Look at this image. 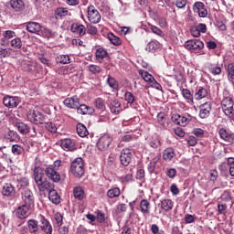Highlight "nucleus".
<instances>
[{"label":"nucleus","mask_w":234,"mask_h":234,"mask_svg":"<svg viewBox=\"0 0 234 234\" xmlns=\"http://www.w3.org/2000/svg\"><path fill=\"white\" fill-rule=\"evenodd\" d=\"M210 182H217V179L218 178V172L217 170H212L210 172Z\"/></svg>","instance_id":"nucleus-62"},{"label":"nucleus","mask_w":234,"mask_h":234,"mask_svg":"<svg viewBox=\"0 0 234 234\" xmlns=\"http://www.w3.org/2000/svg\"><path fill=\"white\" fill-rule=\"evenodd\" d=\"M194 12L198 14L199 17H207V9L202 2H196L194 4Z\"/></svg>","instance_id":"nucleus-16"},{"label":"nucleus","mask_w":234,"mask_h":234,"mask_svg":"<svg viewBox=\"0 0 234 234\" xmlns=\"http://www.w3.org/2000/svg\"><path fill=\"white\" fill-rule=\"evenodd\" d=\"M124 100L127 101V103L133 104L134 103V95L131 91H126L124 93Z\"/></svg>","instance_id":"nucleus-53"},{"label":"nucleus","mask_w":234,"mask_h":234,"mask_svg":"<svg viewBox=\"0 0 234 234\" xmlns=\"http://www.w3.org/2000/svg\"><path fill=\"white\" fill-rule=\"evenodd\" d=\"M218 134L221 138V140H224V142H227L228 144H233L234 142V133L231 132H229L228 130L221 128L219 129Z\"/></svg>","instance_id":"nucleus-14"},{"label":"nucleus","mask_w":234,"mask_h":234,"mask_svg":"<svg viewBox=\"0 0 234 234\" xmlns=\"http://www.w3.org/2000/svg\"><path fill=\"white\" fill-rule=\"evenodd\" d=\"M55 15L58 17H65L66 16H69V10L65 7H58L55 11Z\"/></svg>","instance_id":"nucleus-45"},{"label":"nucleus","mask_w":234,"mask_h":234,"mask_svg":"<svg viewBox=\"0 0 234 234\" xmlns=\"http://www.w3.org/2000/svg\"><path fill=\"white\" fill-rule=\"evenodd\" d=\"M121 164L127 167L129 164H131V160H133V151L129 148H124L121 152L120 155Z\"/></svg>","instance_id":"nucleus-9"},{"label":"nucleus","mask_w":234,"mask_h":234,"mask_svg":"<svg viewBox=\"0 0 234 234\" xmlns=\"http://www.w3.org/2000/svg\"><path fill=\"white\" fill-rule=\"evenodd\" d=\"M107 83L108 85H110L112 89H114V90L118 89V81H116L114 78L109 76L107 79Z\"/></svg>","instance_id":"nucleus-54"},{"label":"nucleus","mask_w":234,"mask_h":234,"mask_svg":"<svg viewBox=\"0 0 234 234\" xmlns=\"http://www.w3.org/2000/svg\"><path fill=\"white\" fill-rule=\"evenodd\" d=\"M139 74L143 78V80L149 85H151V83L154 81V77H153V75L144 69L139 70Z\"/></svg>","instance_id":"nucleus-30"},{"label":"nucleus","mask_w":234,"mask_h":234,"mask_svg":"<svg viewBox=\"0 0 234 234\" xmlns=\"http://www.w3.org/2000/svg\"><path fill=\"white\" fill-rule=\"evenodd\" d=\"M45 128H46L47 131H48L49 133H58V127H56V124L53 123V122H46V123H45Z\"/></svg>","instance_id":"nucleus-52"},{"label":"nucleus","mask_w":234,"mask_h":234,"mask_svg":"<svg viewBox=\"0 0 234 234\" xmlns=\"http://www.w3.org/2000/svg\"><path fill=\"white\" fill-rule=\"evenodd\" d=\"M140 208L144 216L149 215L151 213V203L147 199H143L140 202Z\"/></svg>","instance_id":"nucleus-25"},{"label":"nucleus","mask_w":234,"mask_h":234,"mask_svg":"<svg viewBox=\"0 0 234 234\" xmlns=\"http://www.w3.org/2000/svg\"><path fill=\"white\" fill-rule=\"evenodd\" d=\"M73 195L77 200H83L85 198V190L81 186L73 188Z\"/></svg>","instance_id":"nucleus-28"},{"label":"nucleus","mask_w":234,"mask_h":234,"mask_svg":"<svg viewBox=\"0 0 234 234\" xmlns=\"http://www.w3.org/2000/svg\"><path fill=\"white\" fill-rule=\"evenodd\" d=\"M55 220H56L57 226H61L63 224V215H61L60 213H56Z\"/></svg>","instance_id":"nucleus-59"},{"label":"nucleus","mask_w":234,"mask_h":234,"mask_svg":"<svg viewBox=\"0 0 234 234\" xmlns=\"http://www.w3.org/2000/svg\"><path fill=\"white\" fill-rule=\"evenodd\" d=\"M11 151L15 156H19L20 154H23V151H25V149H23L19 144H13Z\"/></svg>","instance_id":"nucleus-44"},{"label":"nucleus","mask_w":234,"mask_h":234,"mask_svg":"<svg viewBox=\"0 0 234 234\" xmlns=\"http://www.w3.org/2000/svg\"><path fill=\"white\" fill-rule=\"evenodd\" d=\"M218 215H226L228 213V205L224 203L218 204Z\"/></svg>","instance_id":"nucleus-50"},{"label":"nucleus","mask_w":234,"mask_h":234,"mask_svg":"<svg viewBox=\"0 0 234 234\" xmlns=\"http://www.w3.org/2000/svg\"><path fill=\"white\" fill-rule=\"evenodd\" d=\"M2 193L5 197H12L16 193V188L12 184L6 183L3 187Z\"/></svg>","instance_id":"nucleus-27"},{"label":"nucleus","mask_w":234,"mask_h":234,"mask_svg":"<svg viewBox=\"0 0 234 234\" xmlns=\"http://www.w3.org/2000/svg\"><path fill=\"white\" fill-rule=\"evenodd\" d=\"M63 103L68 109L77 110L80 107V98L78 96L68 97L64 100Z\"/></svg>","instance_id":"nucleus-12"},{"label":"nucleus","mask_w":234,"mask_h":234,"mask_svg":"<svg viewBox=\"0 0 234 234\" xmlns=\"http://www.w3.org/2000/svg\"><path fill=\"white\" fill-rule=\"evenodd\" d=\"M185 48L187 50H202L204 48V42L200 39L187 40L185 43Z\"/></svg>","instance_id":"nucleus-10"},{"label":"nucleus","mask_w":234,"mask_h":234,"mask_svg":"<svg viewBox=\"0 0 234 234\" xmlns=\"http://www.w3.org/2000/svg\"><path fill=\"white\" fill-rule=\"evenodd\" d=\"M77 133L80 138H85V136H89V131L87 127L82 123L77 124Z\"/></svg>","instance_id":"nucleus-32"},{"label":"nucleus","mask_w":234,"mask_h":234,"mask_svg":"<svg viewBox=\"0 0 234 234\" xmlns=\"http://www.w3.org/2000/svg\"><path fill=\"white\" fill-rule=\"evenodd\" d=\"M108 56L109 53H107V50L102 48H99L95 52L96 59H98L100 63H101V61H103V59H105V58H107Z\"/></svg>","instance_id":"nucleus-29"},{"label":"nucleus","mask_w":234,"mask_h":234,"mask_svg":"<svg viewBox=\"0 0 234 234\" xmlns=\"http://www.w3.org/2000/svg\"><path fill=\"white\" fill-rule=\"evenodd\" d=\"M86 32L90 36H96V34H98V28L92 25H88L86 27Z\"/></svg>","instance_id":"nucleus-56"},{"label":"nucleus","mask_w":234,"mask_h":234,"mask_svg":"<svg viewBox=\"0 0 234 234\" xmlns=\"http://www.w3.org/2000/svg\"><path fill=\"white\" fill-rule=\"evenodd\" d=\"M88 19L90 23L98 24L101 21V15L97 11L94 5H90L88 7Z\"/></svg>","instance_id":"nucleus-6"},{"label":"nucleus","mask_w":234,"mask_h":234,"mask_svg":"<svg viewBox=\"0 0 234 234\" xmlns=\"http://www.w3.org/2000/svg\"><path fill=\"white\" fill-rule=\"evenodd\" d=\"M174 157H175V150L173 148H166L163 152L164 160L171 162V160H173Z\"/></svg>","instance_id":"nucleus-34"},{"label":"nucleus","mask_w":234,"mask_h":234,"mask_svg":"<svg viewBox=\"0 0 234 234\" xmlns=\"http://www.w3.org/2000/svg\"><path fill=\"white\" fill-rule=\"evenodd\" d=\"M77 112L78 114H92L94 112V108L86 104H80L77 108Z\"/></svg>","instance_id":"nucleus-24"},{"label":"nucleus","mask_w":234,"mask_h":234,"mask_svg":"<svg viewBox=\"0 0 234 234\" xmlns=\"http://www.w3.org/2000/svg\"><path fill=\"white\" fill-rule=\"evenodd\" d=\"M227 72H228L229 79L234 81V63H229L227 66Z\"/></svg>","instance_id":"nucleus-48"},{"label":"nucleus","mask_w":234,"mask_h":234,"mask_svg":"<svg viewBox=\"0 0 234 234\" xmlns=\"http://www.w3.org/2000/svg\"><path fill=\"white\" fill-rule=\"evenodd\" d=\"M7 140L9 142H16V140H19V134H17L15 131H9L6 134Z\"/></svg>","instance_id":"nucleus-47"},{"label":"nucleus","mask_w":234,"mask_h":234,"mask_svg":"<svg viewBox=\"0 0 234 234\" xmlns=\"http://www.w3.org/2000/svg\"><path fill=\"white\" fill-rule=\"evenodd\" d=\"M22 200L27 206L34 207V193L30 189H25L22 192Z\"/></svg>","instance_id":"nucleus-13"},{"label":"nucleus","mask_w":234,"mask_h":234,"mask_svg":"<svg viewBox=\"0 0 234 234\" xmlns=\"http://www.w3.org/2000/svg\"><path fill=\"white\" fill-rule=\"evenodd\" d=\"M10 5L16 12H22V10H25V2H23V0H11Z\"/></svg>","instance_id":"nucleus-22"},{"label":"nucleus","mask_w":234,"mask_h":234,"mask_svg":"<svg viewBox=\"0 0 234 234\" xmlns=\"http://www.w3.org/2000/svg\"><path fill=\"white\" fill-rule=\"evenodd\" d=\"M158 45L156 44V42L154 41H151L147 44L146 46V50H148V52H153V50H154L155 48H157Z\"/></svg>","instance_id":"nucleus-58"},{"label":"nucleus","mask_w":234,"mask_h":234,"mask_svg":"<svg viewBox=\"0 0 234 234\" xmlns=\"http://www.w3.org/2000/svg\"><path fill=\"white\" fill-rule=\"evenodd\" d=\"M3 103L5 107H7L8 109H16V107L21 103V100H19V97L7 95L3 98Z\"/></svg>","instance_id":"nucleus-8"},{"label":"nucleus","mask_w":234,"mask_h":234,"mask_svg":"<svg viewBox=\"0 0 234 234\" xmlns=\"http://www.w3.org/2000/svg\"><path fill=\"white\" fill-rule=\"evenodd\" d=\"M172 122H174V123H176V125H180L181 127H186V125L189 123V119H187L186 115L173 114Z\"/></svg>","instance_id":"nucleus-18"},{"label":"nucleus","mask_w":234,"mask_h":234,"mask_svg":"<svg viewBox=\"0 0 234 234\" xmlns=\"http://www.w3.org/2000/svg\"><path fill=\"white\" fill-rule=\"evenodd\" d=\"M208 71L210 72V74H212L213 76H219V74L222 73V68H220L218 65L217 64H210L208 66Z\"/></svg>","instance_id":"nucleus-37"},{"label":"nucleus","mask_w":234,"mask_h":234,"mask_svg":"<svg viewBox=\"0 0 234 234\" xmlns=\"http://www.w3.org/2000/svg\"><path fill=\"white\" fill-rule=\"evenodd\" d=\"M60 147H62L64 151H76L78 149L76 142L72 141V139H63L60 143Z\"/></svg>","instance_id":"nucleus-17"},{"label":"nucleus","mask_w":234,"mask_h":234,"mask_svg":"<svg viewBox=\"0 0 234 234\" xmlns=\"http://www.w3.org/2000/svg\"><path fill=\"white\" fill-rule=\"evenodd\" d=\"M3 36L5 37V39H12V37H16V32L7 30L3 34Z\"/></svg>","instance_id":"nucleus-61"},{"label":"nucleus","mask_w":234,"mask_h":234,"mask_svg":"<svg viewBox=\"0 0 234 234\" xmlns=\"http://www.w3.org/2000/svg\"><path fill=\"white\" fill-rule=\"evenodd\" d=\"M150 29L152 30L153 34H155V36H159V37H164V31H162V29H160L158 27L151 25Z\"/></svg>","instance_id":"nucleus-51"},{"label":"nucleus","mask_w":234,"mask_h":234,"mask_svg":"<svg viewBox=\"0 0 234 234\" xmlns=\"http://www.w3.org/2000/svg\"><path fill=\"white\" fill-rule=\"evenodd\" d=\"M10 45L13 48H16L17 50L21 48V47H23V42L21 41V38L16 37L10 41Z\"/></svg>","instance_id":"nucleus-43"},{"label":"nucleus","mask_w":234,"mask_h":234,"mask_svg":"<svg viewBox=\"0 0 234 234\" xmlns=\"http://www.w3.org/2000/svg\"><path fill=\"white\" fill-rule=\"evenodd\" d=\"M188 145H190V147H195V145H197V138L195 136H190L188 137V139L186 140Z\"/></svg>","instance_id":"nucleus-64"},{"label":"nucleus","mask_w":234,"mask_h":234,"mask_svg":"<svg viewBox=\"0 0 234 234\" xmlns=\"http://www.w3.org/2000/svg\"><path fill=\"white\" fill-rule=\"evenodd\" d=\"M40 222H41L40 228L42 231H44V233L46 234H52V225L47 218H45V217L41 218Z\"/></svg>","instance_id":"nucleus-21"},{"label":"nucleus","mask_w":234,"mask_h":234,"mask_svg":"<svg viewBox=\"0 0 234 234\" xmlns=\"http://www.w3.org/2000/svg\"><path fill=\"white\" fill-rule=\"evenodd\" d=\"M27 30L31 34H36L41 31V25H39V23H37V22H29L27 25Z\"/></svg>","instance_id":"nucleus-26"},{"label":"nucleus","mask_w":234,"mask_h":234,"mask_svg":"<svg viewBox=\"0 0 234 234\" xmlns=\"http://www.w3.org/2000/svg\"><path fill=\"white\" fill-rule=\"evenodd\" d=\"M149 145L150 147H152V149H158V147H161L162 143L160 142V137L159 136L152 137L149 143Z\"/></svg>","instance_id":"nucleus-42"},{"label":"nucleus","mask_w":234,"mask_h":234,"mask_svg":"<svg viewBox=\"0 0 234 234\" xmlns=\"http://www.w3.org/2000/svg\"><path fill=\"white\" fill-rule=\"evenodd\" d=\"M71 32L80 37L85 36V34H87V27L81 24H72Z\"/></svg>","instance_id":"nucleus-20"},{"label":"nucleus","mask_w":234,"mask_h":234,"mask_svg":"<svg viewBox=\"0 0 234 234\" xmlns=\"http://www.w3.org/2000/svg\"><path fill=\"white\" fill-rule=\"evenodd\" d=\"M89 70L91 74H100L101 68L98 65L91 64L89 66Z\"/></svg>","instance_id":"nucleus-55"},{"label":"nucleus","mask_w":234,"mask_h":234,"mask_svg":"<svg viewBox=\"0 0 234 234\" xmlns=\"http://www.w3.org/2000/svg\"><path fill=\"white\" fill-rule=\"evenodd\" d=\"M30 209H32V207L30 205H22L17 207L16 211V215L17 218H27L30 216Z\"/></svg>","instance_id":"nucleus-11"},{"label":"nucleus","mask_w":234,"mask_h":234,"mask_svg":"<svg viewBox=\"0 0 234 234\" xmlns=\"http://www.w3.org/2000/svg\"><path fill=\"white\" fill-rule=\"evenodd\" d=\"M221 200H223V202H229V200H231V193L228 191L223 192L221 195Z\"/></svg>","instance_id":"nucleus-60"},{"label":"nucleus","mask_w":234,"mask_h":234,"mask_svg":"<svg viewBox=\"0 0 234 234\" xmlns=\"http://www.w3.org/2000/svg\"><path fill=\"white\" fill-rule=\"evenodd\" d=\"M234 165V158L233 157H229L227 159V162H224L221 164L220 167L223 169V170H226L228 169V167H231Z\"/></svg>","instance_id":"nucleus-49"},{"label":"nucleus","mask_w":234,"mask_h":234,"mask_svg":"<svg viewBox=\"0 0 234 234\" xmlns=\"http://www.w3.org/2000/svg\"><path fill=\"white\" fill-rule=\"evenodd\" d=\"M108 39L109 41H111V44L114 45L115 47L122 45V38H120L119 37H116V35L112 33L108 34Z\"/></svg>","instance_id":"nucleus-38"},{"label":"nucleus","mask_w":234,"mask_h":234,"mask_svg":"<svg viewBox=\"0 0 234 234\" xmlns=\"http://www.w3.org/2000/svg\"><path fill=\"white\" fill-rule=\"evenodd\" d=\"M94 105L100 111H105V101H103V99L98 98L97 100H95Z\"/></svg>","instance_id":"nucleus-46"},{"label":"nucleus","mask_w":234,"mask_h":234,"mask_svg":"<svg viewBox=\"0 0 234 234\" xmlns=\"http://www.w3.org/2000/svg\"><path fill=\"white\" fill-rule=\"evenodd\" d=\"M161 208L166 212L171 211V209H173V200L171 199L161 200Z\"/></svg>","instance_id":"nucleus-35"},{"label":"nucleus","mask_w":234,"mask_h":234,"mask_svg":"<svg viewBox=\"0 0 234 234\" xmlns=\"http://www.w3.org/2000/svg\"><path fill=\"white\" fill-rule=\"evenodd\" d=\"M108 106L112 114H120L122 112V103L117 99L111 100Z\"/></svg>","instance_id":"nucleus-15"},{"label":"nucleus","mask_w":234,"mask_h":234,"mask_svg":"<svg viewBox=\"0 0 234 234\" xmlns=\"http://www.w3.org/2000/svg\"><path fill=\"white\" fill-rule=\"evenodd\" d=\"M16 127L17 128V131L21 134H27L30 133V127H28V124L24 123V122H16Z\"/></svg>","instance_id":"nucleus-33"},{"label":"nucleus","mask_w":234,"mask_h":234,"mask_svg":"<svg viewBox=\"0 0 234 234\" xmlns=\"http://www.w3.org/2000/svg\"><path fill=\"white\" fill-rule=\"evenodd\" d=\"M27 120L31 122V123L38 125V123H43V122H45V115H43L41 112L30 110L27 112Z\"/></svg>","instance_id":"nucleus-5"},{"label":"nucleus","mask_w":234,"mask_h":234,"mask_svg":"<svg viewBox=\"0 0 234 234\" xmlns=\"http://www.w3.org/2000/svg\"><path fill=\"white\" fill-rule=\"evenodd\" d=\"M150 86L153 89H156V90H161L162 91V85L160 83H158V81H156L155 79H154V80H152V82L150 83Z\"/></svg>","instance_id":"nucleus-63"},{"label":"nucleus","mask_w":234,"mask_h":234,"mask_svg":"<svg viewBox=\"0 0 234 234\" xmlns=\"http://www.w3.org/2000/svg\"><path fill=\"white\" fill-rule=\"evenodd\" d=\"M70 172L77 178H81V176L85 174L84 163L81 157L76 158L70 165Z\"/></svg>","instance_id":"nucleus-3"},{"label":"nucleus","mask_w":234,"mask_h":234,"mask_svg":"<svg viewBox=\"0 0 234 234\" xmlns=\"http://www.w3.org/2000/svg\"><path fill=\"white\" fill-rule=\"evenodd\" d=\"M121 194L122 192L118 187H113L112 189H109L107 192L108 198H118V197H120Z\"/></svg>","instance_id":"nucleus-39"},{"label":"nucleus","mask_w":234,"mask_h":234,"mask_svg":"<svg viewBox=\"0 0 234 234\" xmlns=\"http://www.w3.org/2000/svg\"><path fill=\"white\" fill-rule=\"evenodd\" d=\"M182 95L185 98V100H186L187 103L193 105V94H191V91L188 89H183Z\"/></svg>","instance_id":"nucleus-40"},{"label":"nucleus","mask_w":234,"mask_h":234,"mask_svg":"<svg viewBox=\"0 0 234 234\" xmlns=\"http://www.w3.org/2000/svg\"><path fill=\"white\" fill-rule=\"evenodd\" d=\"M199 118H207L211 112V102H205L199 106Z\"/></svg>","instance_id":"nucleus-19"},{"label":"nucleus","mask_w":234,"mask_h":234,"mask_svg":"<svg viewBox=\"0 0 234 234\" xmlns=\"http://www.w3.org/2000/svg\"><path fill=\"white\" fill-rule=\"evenodd\" d=\"M207 94H209L207 89L200 87L195 93V99L203 100V98H207Z\"/></svg>","instance_id":"nucleus-31"},{"label":"nucleus","mask_w":234,"mask_h":234,"mask_svg":"<svg viewBox=\"0 0 234 234\" xmlns=\"http://www.w3.org/2000/svg\"><path fill=\"white\" fill-rule=\"evenodd\" d=\"M221 107L224 114L228 116V118H233V99L231 98V96H229L228 91L224 92V98L221 101Z\"/></svg>","instance_id":"nucleus-2"},{"label":"nucleus","mask_w":234,"mask_h":234,"mask_svg":"<svg viewBox=\"0 0 234 234\" xmlns=\"http://www.w3.org/2000/svg\"><path fill=\"white\" fill-rule=\"evenodd\" d=\"M48 191L50 202H52L53 204H59V202H61V197H59V195L58 194V191H56V189L51 188Z\"/></svg>","instance_id":"nucleus-23"},{"label":"nucleus","mask_w":234,"mask_h":234,"mask_svg":"<svg viewBox=\"0 0 234 234\" xmlns=\"http://www.w3.org/2000/svg\"><path fill=\"white\" fill-rule=\"evenodd\" d=\"M34 180L40 193H45V191L54 189V184L47 181L45 174L43 173V168L39 166H35L34 168Z\"/></svg>","instance_id":"nucleus-1"},{"label":"nucleus","mask_w":234,"mask_h":234,"mask_svg":"<svg viewBox=\"0 0 234 234\" xmlns=\"http://www.w3.org/2000/svg\"><path fill=\"white\" fill-rule=\"evenodd\" d=\"M27 225H28V229H29L30 233H37V231H39L37 220L29 219L27 221Z\"/></svg>","instance_id":"nucleus-36"},{"label":"nucleus","mask_w":234,"mask_h":234,"mask_svg":"<svg viewBox=\"0 0 234 234\" xmlns=\"http://www.w3.org/2000/svg\"><path fill=\"white\" fill-rule=\"evenodd\" d=\"M56 61L62 65H69L70 63V57L69 55H59L57 57Z\"/></svg>","instance_id":"nucleus-41"},{"label":"nucleus","mask_w":234,"mask_h":234,"mask_svg":"<svg viewBox=\"0 0 234 234\" xmlns=\"http://www.w3.org/2000/svg\"><path fill=\"white\" fill-rule=\"evenodd\" d=\"M111 144H112V136H111V134H104L99 138L97 149H99V151H107V149L111 147Z\"/></svg>","instance_id":"nucleus-4"},{"label":"nucleus","mask_w":234,"mask_h":234,"mask_svg":"<svg viewBox=\"0 0 234 234\" xmlns=\"http://www.w3.org/2000/svg\"><path fill=\"white\" fill-rule=\"evenodd\" d=\"M45 175L49 180H52V182H55L56 184L61 180V176L58 173V170L54 168V165L48 166L45 169Z\"/></svg>","instance_id":"nucleus-7"},{"label":"nucleus","mask_w":234,"mask_h":234,"mask_svg":"<svg viewBox=\"0 0 234 234\" xmlns=\"http://www.w3.org/2000/svg\"><path fill=\"white\" fill-rule=\"evenodd\" d=\"M190 34L194 37H200V31L198 30V27L197 26H193L190 28Z\"/></svg>","instance_id":"nucleus-57"}]
</instances>
